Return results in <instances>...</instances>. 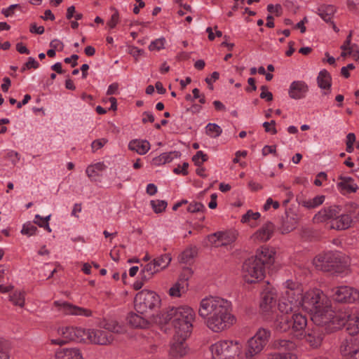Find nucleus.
I'll use <instances>...</instances> for the list:
<instances>
[{
    "instance_id": "29",
    "label": "nucleus",
    "mask_w": 359,
    "mask_h": 359,
    "mask_svg": "<svg viewBox=\"0 0 359 359\" xmlns=\"http://www.w3.org/2000/svg\"><path fill=\"white\" fill-rule=\"evenodd\" d=\"M271 345L272 348L278 351H292L297 348V344L294 341L287 339H275Z\"/></svg>"
},
{
    "instance_id": "38",
    "label": "nucleus",
    "mask_w": 359,
    "mask_h": 359,
    "mask_svg": "<svg viewBox=\"0 0 359 359\" xmlns=\"http://www.w3.org/2000/svg\"><path fill=\"white\" fill-rule=\"evenodd\" d=\"M106 166L103 163H97L94 165H91L87 167L86 174L89 178L92 180H96L95 177L100 176V172H102L105 169Z\"/></svg>"
},
{
    "instance_id": "7",
    "label": "nucleus",
    "mask_w": 359,
    "mask_h": 359,
    "mask_svg": "<svg viewBox=\"0 0 359 359\" xmlns=\"http://www.w3.org/2000/svg\"><path fill=\"white\" fill-rule=\"evenodd\" d=\"M328 300L327 296L321 290H312L304 294L300 306L312 315L317 309H320V306L325 305L326 302L328 303Z\"/></svg>"
},
{
    "instance_id": "20",
    "label": "nucleus",
    "mask_w": 359,
    "mask_h": 359,
    "mask_svg": "<svg viewBox=\"0 0 359 359\" xmlns=\"http://www.w3.org/2000/svg\"><path fill=\"white\" fill-rule=\"evenodd\" d=\"M304 339L311 347L318 348L323 341V330L318 326L309 330L304 335Z\"/></svg>"
},
{
    "instance_id": "58",
    "label": "nucleus",
    "mask_w": 359,
    "mask_h": 359,
    "mask_svg": "<svg viewBox=\"0 0 359 359\" xmlns=\"http://www.w3.org/2000/svg\"><path fill=\"white\" fill-rule=\"evenodd\" d=\"M8 159L11 160L14 165L20 160V155L18 152L10 151L6 154V156Z\"/></svg>"
},
{
    "instance_id": "22",
    "label": "nucleus",
    "mask_w": 359,
    "mask_h": 359,
    "mask_svg": "<svg viewBox=\"0 0 359 359\" xmlns=\"http://www.w3.org/2000/svg\"><path fill=\"white\" fill-rule=\"evenodd\" d=\"M308 91V86L302 81H293L290 87L289 95L292 99L299 100L305 96Z\"/></svg>"
},
{
    "instance_id": "32",
    "label": "nucleus",
    "mask_w": 359,
    "mask_h": 359,
    "mask_svg": "<svg viewBox=\"0 0 359 359\" xmlns=\"http://www.w3.org/2000/svg\"><path fill=\"white\" fill-rule=\"evenodd\" d=\"M353 219L349 215H339L332 222V227L337 230L347 229L351 226Z\"/></svg>"
},
{
    "instance_id": "49",
    "label": "nucleus",
    "mask_w": 359,
    "mask_h": 359,
    "mask_svg": "<svg viewBox=\"0 0 359 359\" xmlns=\"http://www.w3.org/2000/svg\"><path fill=\"white\" fill-rule=\"evenodd\" d=\"M38 231L37 227L31 223L25 224L22 226V229L21 230V233L23 235H27L28 236H31L35 235L36 231Z\"/></svg>"
},
{
    "instance_id": "54",
    "label": "nucleus",
    "mask_w": 359,
    "mask_h": 359,
    "mask_svg": "<svg viewBox=\"0 0 359 359\" xmlns=\"http://www.w3.org/2000/svg\"><path fill=\"white\" fill-rule=\"evenodd\" d=\"M120 326L118 325L116 322L112 321L111 323H107L104 325V330L108 331L111 333H118L120 332Z\"/></svg>"
},
{
    "instance_id": "8",
    "label": "nucleus",
    "mask_w": 359,
    "mask_h": 359,
    "mask_svg": "<svg viewBox=\"0 0 359 359\" xmlns=\"http://www.w3.org/2000/svg\"><path fill=\"white\" fill-rule=\"evenodd\" d=\"M243 274L246 282L255 283L264 278V267L257 259L251 257L243 264Z\"/></svg>"
},
{
    "instance_id": "51",
    "label": "nucleus",
    "mask_w": 359,
    "mask_h": 359,
    "mask_svg": "<svg viewBox=\"0 0 359 359\" xmlns=\"http://www.w3.org/2000/svg\"><path fill=\"white\" fill-rule=\"evenodd\" d=\"M205 210V206L200 202H192L189 205L187 208V211L191 213L204 212Z\"/></svg>"
},
{
    "instance_id": "45",
    "label": "nucleus",
    "mask_w": 359,
    "mask_h": 359,
    "mask_svg": "<svg viewBox=\"0 0 359 359\" xmlns=\"http://www.w3.org/2000/svg\"><path fill=\"white\" fill-rule=\"evenodd\" d=\"M184 292V287L183 283L177 282L169 289L168 294L172 297H180L182 292Z\"/></svg>"
},
{
    "instance_id": "16",
    "label": "nucleus",
    "mask_w": 359,
    "mask_h": 359,
    "mask_svg": "<svg viewBox=\"0 0 359 359\" xmlns=\"http://www.w3.org/2000/svg\"><path fill=\"white\" fill-rule=\"evenodd\" d=\"M298 216L294 212L286 211L285 215L282 217L280 231L282 233H287L294 230L298 223Z\"/></svg>"
},
{
    "instance_id": "21",
    "label": "nucleus",
    "mask_w": 359,
    "mask_h": 359,
    "mask_svg": "<svg viewBox=\"0 0 359 359\" xmlns=\"http://www.w3.org/2000/svg\"><path fill=\"white\" fill-rule=\"evenodd\" d=\"M238 233L236 231H217L210 236V239L215 238L212 241L216 243L217 241L222 242V245H226L234 242L237 238Z\"/></svg>"
},
{
    "instance_id": "3",
    "label": "nucleus",
    "mask_w": 359,
    "mask_h": 359,
    "mask_svg": "<svg viewBox=\"0 0 359 359\" xmlns=\"http://www.w3.org/2000/svg\"><path fill=\"white\" fill-rule=\"evenodd\" d=\"M317 309L311 316V320L318 327L329 326L331 330L340 329L344 325L343 313H336L330 302Z\"/></svg>"
},
{
    "instance_id": "19",
    "label": "nucleus",
    "mask_w": 359,
    "mask_h": 359,
    "mask_svg": "<svg viewBox=\"0 0 359 359\" xmlns=\"http://www.w3.org/2000/svg\"><path fill=\"white\" fill-rule=\"evenodd\" d=\"M275 252L272 249L267 247L262 246L257 250L255 256L253 258L257 259L259 262H262V265L270 266L274 262Z\"/></svg>"
},
{
    "instance_id": "56",
    "label": "nucleus",
    "mask_w": 359,
    "mask_h": 359,
    "mask_svg": "<svg viewBox=\"0 0 359 359\" xmlns=\"http://www.w3.org/2000/svg\"><path fill=\"white\" fill-rule=\"evenodd\" d=\"M276 126V121L272 120L270 122H264L263 123V127L265 129V131L266 133H271L273 135H275L277 133V130L275 128Z\"/></svg>"
},
{
    "instance_id": "37",
    "label": "nucleus",
    "mask_w": 359,
    "mask_h": 359,
    "mask_svg": "<svg viewBox=\"0 0 359 359\" xmlns=\"http://www.w3.org/2000/svg\"><path fill=\"white\" fill-rule=\"evenodd\" d=\"M158 272H160V270L152 260L143 266L140 271V276H142L144 280H150L155 273Z\"/></svg>"
},
{
    "instance_id": "33",
    "label": "nucleus",
    "mask_w": 359,
    "mask_h": 359,
    "mask_svg": "<svg viewBox=\"0 0 359 359\" xmlns=\"http://www.w3.org/2000/svg\"><path fill=\"white\" fill-rule=\"evenodd\" d=\"M336 8L332 5L323 4L318 8L317 13L326 22H331Z\"/></svg>"
},
{
    "instance_id": "11",
    "label": "nucleus",
    "mask_w": 359,
    "mask_h": 359,
    "mask_svg": "<svg viewBox=\"0 0 359 359\" xmlns=\"http://www.w3.org/2000/svg\"><path fill=\"white\" fill-rule=\"evenodd\" d=\"M88 341L97 345L107 346L111 344L114 339L111 333L101 329H88Z\"/></svg>"
},
{
    "instance_id": "50",
    "label": "nucleus",
    "mask_w": 359,
    "mask_h": 359,
    "mask_svg": "<svg viewBox=\"0 0 359 359\" xmlns=\"http://www.w3.org/2000/svg\"><path fill=\"white\" fill-rule=\"evenodd\" d=\"M267 359H297V355L292 353L270 354Z\"/></svg>"
},
{
    "instance_id": "64",
    "label": "nucleus",
    "mask_w": 359,
    "mask_h": 359,
    "mask_svg": "<svg viewBox=\"0 0 359 359\" xmlns=\"http://www.w3.org/2000/svg\"><path fill=\"white\" fill-rule=\"evenodd\" d=\"M29 31L32 33L42 34L44 32V27L43 26L37 27L36 24H32L30 26Z\"/></svg>"
},
{
    "instance_id": "28",
    "label": "nucleus",
    "mask_w": 359,
    "mask_h": 359,
    "mask_svg": "<svg viewBox=\"0 0 359 359\" xmlns=\"http://www.w3.org/2000/svg\"><path fill=\"white\" fill-rule=\"evenodd\" d=\"M317 82L319 88L326 90L324 92L325 95H327L330 92L332 77L330 74L326 69H323L319 72L317 77Z\"/></svg>"
},
{
    "instance_id": "18",
    "label": "nucleus",
    "mask_w": 359,
    "mask_h": 359,
    "mask_svg": "<svg viewBox=\"0 0 359 359\" xmlns=\"http://www.w3.org/2000/svg\"><path fill=\"white\" fill-rule=\"evenodd\" d=\"M339 213L340 209L338 207L330 206L319 211L314 216L313 219L318 223L323 222L328 219H333L334 221Z\"/></svg>"
},
{
    "instance_id": "59",
    "label": "nucleus",
    "mask_w": 359,
    "mask_h": 359,
    "mask_svg": "<svg viewBox=\"0 0 359 359\" xmlns=\"http://www.w3.org/2000/svg\"><path fill=\"white\" fill-rule=\"evenodd\" d=\"M107 140L106 139H100L96 140L92 142L91 147L93 150H97L102 148L106 143Z\"/></svg>"
},
{
    "instance_id": "5",
    "label": "nucleus",
    "mask_w": 359,
    "mask_h": 359,
    "mask_svg": "<svg viewBox=\"0 0 359 359\" xmlns=\"http://www.w3.org/2000/svg\"><path fill=\"white\" fill-rule=\"evenodd\" d=\"M134 304L137 313L144 315L158 308L161 299L155 292L143 290L135 295Z\"/></svg>"
},
{
    "instance_id": "52",
    "label": "nucleus",
    "mask_w": 359,
    "mask_h": 359,
    "mask_svg": "<svg viewBox=\"0 0 359 359\" xmlns=\"http://www.w3.org/2000/svg\"><path fill=\"white\" fill-rule=\"evenodd\" d=\"M260 217V214L258 212H253L251 210H248L244 215H243L241 222L243 223L248 222L250 219L257 220Z\"/></svg>"
},
{
    "instance_id": "14",
    "label": "nucleus",
    "mask_w": 359,
    "mask_h": 359,
    "mask_svg": "<svg viewBox=\"0 0 359 359\" xmlns=\"http://www.w3.org/2000/svg\"><path fill=\"white\" fill-rule=\"evenodd\" d=\"M353 336L351 335L341 343L339 350L343 358H349L359 350V340Z\"/></svg>"
},
{
    "instance_id": "13",
    "label": "nucleus",
    "mask_w": 359,
    "mask_h": 359,
    "mask_svg": "<svg viewBox=\"0 0 359 359\" xmlns=\"http://www.w3.org/2000/svg\"><path fill=\"white\" fill-rule=\"evenodd\" d=\"M276 304V294L272 290L266 289L262 293L260 309L265 315H269L273 311Z\"/></svg>"
},
{
    "instance_id": "46",
    "label": "nucleus",
    "mask_w": 359,
    "mask_h": 359,
    "mask_svg": "<svg viewBox=\"0 0 359 359\" xmlns=\"http://www.w3.org/2000/svg\"><path fill=\"white\" fill-rule=\"evenodd\" d=\"M299 307L294 305H292L291 302H288L286 300L278 304V309L282 313V314L288 315L289 313L292 312L293 310Z\"/></svg>"
},
{
    "instance_id": "2",
    "label": "nucleus",
    "mask_w": 359,
    "mask_h": 359,
    "mask_svg": "<svg viewBox=\"0 0 359 359\" xmlns=\"http://www.w3.org/2000/svg\"><path fill=\"white\" fill-rule=\"evenodd\" d=\"M196 318L194 311L189 306L172 307L162 313L164 323H171L175 330L176 337L186 340L190 337Z\"/></svg>"
},
{
    "instance_id": "61",
    "label": "nucleus",
    "mask_w": 359,
    "mask_h": 359,
    "mask_svg": "<svg viewBox=\"0 0 359 359\" xmlns=\"http://www.w3.org/2000/svg\"><path fill=\"white\" fill-rule=\"evenodd\" d=\"M129 53L132 55L135 58V60H137V57L144 53V50L142 49H139L136 47L132 46L130 47Z\"/></svg>"
},
{
    "instance_id": "39",
    "label": "nucleus",
    "mask_w": 359,
    "mask_h": 359,
    "mask_svg": "<svg viewBox=\"0 0 359 359\" xmlns=\"http://www.w3.org/2000/svg\"><path fill=\"white\" fill-rule=\"evenodd\" d=\"M171 260L172 257L170 254L169 253L161 255L159 257L153 259V261L157 265L160 271L166 269L170 264Z\"/></svg>"
},
{
    "instance_id": "36",
    "label": "nucleus",
    "mask_w": 359,
    "mask_h": 359,
    "mask_svg": "<svg viewBox=\"0 0 359 359\" xmlns=\"http://www.w3.org/2000/svg\"><path fill=\"white\" fill-rule=\"evenodd\" d=\"M181 153L177 151L163 153L157 157L153 158L152 161L155 165L165 164L170 163L174 158H179Z\"/></svg>"
},
{
    "instance_id": "23",
    "label": "nucleus",
    "mask_w": 359,
    "mask_h": 359,
    "mask_svg": "<svg viewBox=\"0 0 359 359\" xmlns=\"http://www.w3.org/2000/svg\"><path fill=\"white\" fill-rule=\"evenodd\" d=\"M265 346L254 337H251L248 341V348L245 351L246 358L252 359L255 355L259 353L263 350Z\"/></svg>"
},
{
    "instance_id": "25",
    "label": "nucleus",
    "mask_w": 359,
    "mask_h": 359,
    "mask_svg": "<svg viewBox=\"0 0 359 359\" xmlns=\"http://www.w3.org/2000/svg\"><path fill=\"white\" fill-rule=\"evenodd\" d=\"M55 359H83V356L78 348H60L55 352Z\"/></svg>"
},
{
    "instance_id": "63",
    "label": "nucleus",
    "mask_w": 359,
    "mask_h": 359,
    "mask_svg": "<svg viewBox=\"0 0 359 359\" xmlns=\"http://www.w3.org/2000/svg\"><path fill=\"white\" fill-rule=\"evenodd\" d=\"M189 167V163L187 162H184L182 164V169L180 170V167L175 168L173 170V172L176 174L182 173L183 175H187L188 174L187 168Z\"/></svg>"
},
{
    "instance_id": "10",
    "label": "nucleus",
    "mask_w": 359,
    "mask_h": 359,
    "mask_svg": "<svg viewBox=\"0 0 359 359\" xmlns=\"http://www.w3.org/2000/svg\"><path fill=\"white\" fill-rule=\"evenodd\" d=\"M333 299L340 303H352L359 299V292L348 286H340L332 289Z\"/></svg>"
},
{
    "instance_id": "9",
    "label": "nucleus",
    "mask_w": 359,
    "mask_h": 359,
    "mask_svg": "<svg viewBox=\"0 0 359 359\" xmlns=\"http://www.w3.org/2000/svg\"><path fill=\"white\" fill-rule=\"evenodd\" d=\"M285 292L284 295L285 300L291 302L292 305L299 307L302 304L304 294L302 285L292 280H287L285 282Z\"/></svg>"
},
{
    "instance_id": "57",
    "label": "nucleus",
    "mask_w": 359,
    "mask_h": 359,
    "mask_svg": "<svg viewBox=\"0 0 359 359\" xmlns=\"http://www.w3.org/2000/svg\"><path fill=\"white\" fill-rule=\"evenodd\" d=\"M119 21V15L117 10L111 15V19L107 22V25L110 29H114Z\"/></svg>"
},
{
    "instance_id": "6",
    "label": "nucleus",
    "mask_w": 359,
    "mask_h": 359,
    "mask_svg": "<svg viewBox=\"0 0 359 359\" xmlns=\"http://www.w3.org/2000/svg\"><path fill=\"white\" fill-rule=\"evenodd\" d=\"M213 359H234L240 353V344L233 341H220L210 346Z\"/></svg>"
},
{
    "instance_id": "4",
    "label": "nucleus",
    "mask_w": 359,
    "mask_h": 359,
    "mask_svg": "<svg viewBox=\"0 0 359 359\" xmlns=\"http://www.w3.org/2000/svg\"><path fill=\"white\" fill-rule=\"evenodd\" d=\"M344 259L338 252H327L317 255L313 259V264L319 270L330 273H341L346 266Z\"/></svg>"
},
{
    "instance_id": "17",
    "label": "nucleus",
    "mask_w": 359,
    "mask_h": 359,
    "mask_svg": "<svg viewBox=\"0 0 359 359\" xmlns=\"http://www.w3.org/2000/svg\"><path fill=\"white\" fill-rule=\"evenodd\" d=\"M344 325L350 335H355L359 332V311L352 315L343 313Z\"/></svg>"
},
{
    "instance_id": "15",
    "label": "nucleus",
    "mask_w": 359,
    "mask_h": 359,
    "mask_svg": "<svg viewBox=\"0 0 359 359\" xmlns=\"http://www.w3.org/2000/svg\"><path fill=\"white\" fill-rule=\"evenodd\" d=\"M274 231V225L268 222L258 229L252 236L251 240L254 242H266L272 236Z\"/></svg>"
},
{
    "instance_id": "43",
    "label": "nucleus",
    "mask_w": 359,
    "mask_h": 359,
    "mask_svg": "<svg viewBox=\"0 0 359 359\" xmlns=\"http://www.w3.org/2000/svg\"><path fill=\"white\" fill-rule=\"evenodd\" d=\"M11 346L8 341L0 339V359H9Z\"/></svg>"
},
{
    "instance_id": "12",
    "label": "nucleus",
    "mask_w": 359,
    "mask_h": 359,
    "mask_svg": "<svg viewBox=\"0 0 359 359\" xmlns=\"http://www.w3.org/2000/svg\"><path fill=\"white\" fill-rule=\"evenodd\" d=\"M54 304L58 308L59 311L66 315L84 316L87 317L92 315V311L90 310L74 306L67 302H61L56 301L54 302Z\"/></svg>"
},
{
    "instance_id": "41",
    "label": "nucleus",
    "mask_w": 359,
    "mask_h": 359,
    "mask_svg": "<svg viewBox=\"0 0 359 359\" xmlns=\"http://www.w3.org/2000/svg\"><path fill=\"white\" fill-rule=\"evenodd\" d=\"M253 337L266 345L270 339L271 331L268 329L260 327Z\"/></svg>"
},
{
    "instance_id": "44",
    "label": "nucleus",
    "mask_w": 359,
    "mask_h": 359,
    "mask_svg": "<svg viewBox=\"0 0 359 359\" xmlns=\"http://www.w3.org/2000/svg\"><path fill=\"white\" fill-rule=\"evenodd\" d=\"M88 330L75 327L74 332V341L77 342L86 341L88 338Z\"/></svg>"
},
{
    "instance_id": "53",
    "label": "nucleus",
    "mask_w": 359,
    "mask_h": 359,
    "mask_svg": "<svg viewBox=\"0 0 359 359\" xmlns=\"http://www.w3.org/2000/svg\"><path fill=\"white\" fill-rule=\"evenodd\" d=\"M194 252L191 250H184L180 256V262L182 263H188L194 258Z\"/></svg>"
},
{
    "instance_id": "34",
    "label": "nucleus",
    "mask_w": 359,
    "mask_h": 359,
    "mask_svg": "<svg viewBox=\"0 0 359 359\" xmlns=\"http://www.w3.org/2000/svg\"><path fill=\"white\" fill-rule=\"evenodd\" d=\"M291 328L294 332L302 331L306 327L307 319L305 316L301 313H294L291 316Z\"/></svg>"
},
{
    "instance_id": "35",
    "label": "nucleus",
    "mask_w": 359,
    "mask_h": 359,
    "mask_svg": "<svg viewBox=\"0 0 359 359\" xmlns=\"http://www.w3.org/2000/svg\"><path fill=\"white\" fill-rule=\"evenodd\" d=\"M341 180L337 183V187L341 190H345L348 193H355L358 189L356 184L353 183V179L351 177H339Z\"/></svg>"
},
{
    "instance_id": "48",
    "label": "nucleus",
    "mask_w": 359,
    "mask_h": 359,
    "mask_svg": "<svg viewBox=\"0 0 359 359\" xmlns=\"http://www.w3.org/2000/svg\"><path fill=\"white\" fill-rule=\"evenodd\" d=\"M151 205L156 213H159L165 210L167 207V202L163 200L151 201Z\"/></svg>"
},
{
    "instance_id": "1",
    "label": "nucleus",
    "mask_w": 359,
    "mask_h": 359,
    "mask_svg": "<svg viewBox=\"0 0 359 359\" xmlns=\"http://www.w3.org/2000/svg\"><path fill=\"white\" fill-rule=\"evenodd\" d=\"M198 315L206 326L214 332L229 329L236 321L231 313V303L223 298L210 297L201 301Z\"/></svg>"
},
{
    "instance_id": "40",
    "label": "nucleus",
    "mask_w": 359,
    "mask_h": 359,
    "mask_svg": "<svg viewBox=\"0 0 359 359\" xmlns=\"http://www.w3.org/2000/svg\"><path fill=\"white\" fill-rule=\"evenodd\" d=\"M325 199L324 196H317L312 199L302 200L299 202L302 206L311 209L321 205Z\"/></svg>"
},
{
    "instance_id": "27",
    "label": "nucleus",
    "mask_w": 359,
    "mask_h": 359,
    "mask_svg": "<svg viewBox=\"0 0 359 359\" xmlns=\"http://www.w3.org/2000/svg\"><path fill=\"white\" fill-rule=\"evenodd\" d=\"M128 323L133 327L144 329L149 327V322L146 316L135 313H130L128 316Z\"/></svg>"
},
{
    "instance_id": "26",
    "label": "nucleus",
    "mask_w": 359,
    "mask_h": 359,
    "mask_svg": "<svg viewBox=\"0 0 359 359\" xmlns=\"http://www.w3.org/2000/svg\"><path fill=\"white\" fill-rule=\"evenodd\" d=\"M74 328L73 327H66L59 329L58 333L62 336V339H52L51 344L62 346L70 341H74Z\"/></svg>"
},
{
    "instance_id": "47",
    "label": "nucleus",
    "mask_w": 359,
    "mask_h": 359,
    "mask_svg": "<svg viewBox=\"0 0 359 359\" xmlns=\"http://www.w3.org/2000/svg\"><path fill=\"white\" fill-rule=\"evenodd\" d=\"M10 300L16 306L22 307L25 304V297L22 292H15L10 296Z\"/></svg>"
},
{
    "instance_id": "31",
    "label": "nucleus",
    "mask_w": 359,
    "mask_h": 359,
    "mask_svg": "<svg viewBox=\"0 0 359 359\" xmlns=\"http://www.w3.org/2000/svg\"><path fill=\"white\" fill-rule=\"evenodd\" d=\"M177 339L174 342L170 348V354L175 358H180L185 355L187 353V346L180 337H177Z\"/></svg>"
},
{
    "instance_id": "24",
    "label": "nucleus",
    "mask_w": 359,
    "mask_h": 359,
    "mask_svg": "<svg viewBox=\"0 0 359 359\" xmlns=\"http://www.w3.org/2000/svg\"><path fill=\"white\" fill-rule=\"evenodd\" d=\"M292 320L289 315L281 314L278 316L273 322V327L279 332H285L291 328Z\"/></svg>"
},
{
    "instance_id": "30",
    "label": "nucleus",
    "mask_w": 359,
    "mask_h": 359,
    "mask_svg": "<svg viewBox=\"0 0 359 359\" xmlns=\"http://www.w3.org/2000/svg\"><path fill=\"white\" fill-rule=\"evenodd\" d=\"M128 148L140 155H144L150 149V144L147 140H133L129 142Z\"/></svg>"
},
{
    "instance_id": "42",
    "label": "nucleus",
    "mask_w": 359,
    "mask_h": 359,
    "mask_svg": "<svg viewBox=\"0 0 359 359\" xmlns=\"http://www.w3.org/2000/svg\"><path fill=\"white\" fill-rule=\"evenodd\" d=\"M205 129H206V130H205L206 134L208 135H209L210 137H214V138L219 137L222 133V130L220 128V126H219L216 123H208L206 126Z\"/></svg>"
},
{
    "instance_id": "60",
    "label": "nucleus",
    "mask_w": 359,
    "mask_h": 359,
    "mask_svg": "<svg viewBox=\"0 0 359 359\" xmlns=\"http://www.w3.org/2000/svg\"><path fill=\"white\" fill-rule=\"evenodd\" d=\"M26 67H28V69H37L39 67V64L36 60L32 57H29L28 58V61L25 62Z\"/></svg>"
},
{
    "instance_id": "62",
    "label": "nucleus",
    "mask_w": 359,
    "mask_h": 359,
    "mask_svg": "<svg viewBox=\"0 0 359 359\" xmlns=\"http://www.w3.org/2000/svg\"><path fill=\"white\" fill-rule=\"evenodd\" d=\"M276 147L274 146H265L262 149V154L263 156H267L269 154H276Z\"/></svg>"
},
{
    "instance_id": "55",
    "label": "nucleus",
    "mask_w": 359,
    "mask_h": 359,
    "mask_svg": "<svg viewBox=\"0 0 359 359\" xmlns=\"http://www.w3.org/2000/svg\"><path fill=\"white\" fill-rule=\"evenodd\" d=\"M164 42L165 39L163 38L156 39L151 43V44L149 46V48L150 50H160L161 48H163Z\"/></svg>"
}]
</instances>
